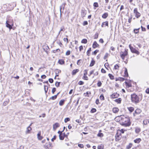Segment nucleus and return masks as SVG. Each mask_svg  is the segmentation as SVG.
Returning a JSON list of instances; mask_svg holds the SVG:
<instances>
[{
	"mask_svg": "<svg viewBox=\"0 0 149 149\" xmlns=\"http://www.w3.org/2000/svg\"><path fill=\"white\" fill-rule=\"evenodd\" d=\"M143 96L142 94H139L138 95L136 93H134L131 95V102L135 104H137L142 100Z\"/></svg>",
	"mask_w": 149,
	"mask_h": 149,
	"instance_id": "obj_1",
	"label": "nucleus"
},
{
	"mask_svg": "<svg viewBox=\"0 0 149 149\" xmlns=\"http://www.w3.org/2000/svg\"><path fill=\"white\" fill-rule=\"evenodd\" d=\"M125 120L122 123V125L125 127H128L131 125L130 119L129 118H125Z\"/></svg>",
	"mask_w": 149,
	"mask_h": 149,
	"instance_id": "obj_2",
	"label": "nucleus"
},
{
	"mask_svg": "<svg viewBox=\"0 0 149 149\" xmlns=\"http://www.w3.org/2000/svg\"><path fill=\"white\" fill-rule=\"evenodd\" d=\"M129 47L132 53L136 54L137 55H139V52L135 48H134L132 47L131 44H130L129 45Z\"/></svg>",
	"mask_w": 149,
	"mask_h": 149,
	"instance_id": "obj_3",
	"label": "nucleus"
},
{
	"mask_svg": "<svg viewBox=\"0 0 149 149\" xmlns=\"http://www.w3.org/2000/svg\"><path fill=\"white\" fill-rule=\"evenodd\" d=\"M13 24L11 23L9 21L7 20L6 22V27L8 28L10 30L12 28Z\"/></svg>",
	"mask_w": 149,
	"mask_h": 149,
	"instance_id": "obj_4",
	"label": "nucleus"
},
{
	"mask_svg": "<svg viewBox=\"0 0 149 149\" xmlns=\"http://www.w3.org/2000/svg\"><path fill=\"white\" fill-rule=\"evenodd\" d=\"M141 112V109H137L135 111L134 113V116H136V114H138L140 113Z\"/></svg>",
	"mask_w": 149,
	"mask_h": 149,
	"instance_id": "obj_5",
	"label": "nucleus"
},
{
	"mask_svg": "<svg viewBox=\"0 0 149 149\" xmlns=\"http://www.w3.org/2000/svg\"><path fill=\"white\" fill-rule=\"evenodd\" d=\"M119 96V94L117 93H114L111 95V97L112 98H117Z\"/></svg>",
	"mask_w": 149,
	"mask_h": 149,
	"instance_id": "obj_6",
	"label": "nucleus"
},
{
	"mask_svg": "<svg viewBox=\"0 0 149 149\" xmlns=\"http://www.w3.org/2000/svg\"><path fill=\"white\" fill-rule=\"evenodd\" d=\"M59 123H55L53 125V129L55 130L56 129L59 127Z\"/></svg>",
	"mask_w": 149,
	"mask_h": 149,
	"instance_id": "obj_7",
	"label": "nucleus"
},
{
	"mask_svg": "<svg viewBox=\"0 0 149 149\" xmlns=\"http://www.w3.org/2000/svg\"><path fill=\"white\" fill-rule=\"evenodd\" d=\"M98 46L99 45L97 43V42L96 41H95L94 42L93 44L92 47L93 48L95 49L98 47Z\"/></svg>",
	"mask_w": 149,
	"mask_h": 149,
	"instance_id": "obj_8",
	"label": "nucleus"
},
{
	"mask_svg": "<svg viewBox=\"0 0 149 149\" xmlns=\"http://www.w3.org/2000/svg\"><path fill=\"white\" fill-rule=\"evenodd\" d=\"M122 54L120 53V56H124L125 57L128 54V52L126 49H125V51L124 52H122Z\"/></svg>",
	"mask_w": 149,
	"mask_h": 149,
	"instance_id": "obj_9",
	"label": "nucleus"
},
{
	"mask_svg": "<svg viewBox=\"0 0 149 149\" xmlns=\"http://www.w3.org/2000/svg\"><path fill=\"white\" fill-rule=\"evenodd\" d=\"M37 136L38 139L39 140H41L42 139L43 137L41 136L40 132H39Z\"/></svg>",
	"mask_w": 149,
	"mask_h": 149,
	"instance_id": "obj_10",
	"label": "nucleus"
},
{
	"mask_svg": "<svg viewBox=\"0 0 149 149\" xmlns=\"http://www.w3.org/2000/svg\"><path fill=\"white\" fill-rule=\"evenodd\" d=\"M125 80V79L123 77H119L118 78H116V81H123Z\"/></svg>",
	"mask_w": 149,
	"mask_h": 149,
	"instance_id": "obj_11",
	"label": "nucleus"
},
{
	"mask_svg": "<svg viewBox=\"0 0 149 149\" xmlns=\"http://www.w3.org/2000/svg\"><path fill=\"white\" fill-rule=\"evenodd\" d=\"M141 139L140 138H137L134 140V141L135 143H138L141 141Z\"/></svg>",
	"mask_w": 149,
	"mask_h": 149,
	"instance_id": "obj_12",
	"label": "nucleus"
},
{
	"mask_svg": "<svg viewBox=\"0 0 149 149\" xmlns=\"http://www.w3.org/2000/svg\"><path fill=\"white\" fill-rule=\"evenodd\" d=\"M79 70L78 69H76L73 70L72 72V75H75L77 72H78Z\"/></svg>",
	"mask_w": 149,
	"mask_h": 149,
	"instance_id": "obj_13",
	"label": "nucleus"
},
{
	"mask_svg": "<svg viewBox=\"0 0 149 149\" xmlns=\"http://www.w3.org/2000/svg\"><path fill=\"white\" fill-rule=\"evenodd\" d=\"M59 138L60 140H63L65 138L63 133L62 134H60L59 135Z\"/></svg>",
	"mask_w": 149,
	"mask_h": 149,
	"instance_id": "obj_14",
	"label": "nucleus"
},
{
	"mask_svg": "<svg viewBox=\"0 0 149 149\" xmlns=\"http://www.w3.org/2000/svg\"><path fill=\"white\" fill-rule=\"evenodd\" d=\"M119 110V109L117 107H114L113 109V111L115 113H117L118 111Z\"/></svg>",
	"mask_w": 149,
	"mask_h": 149,
	"instance_id": "obj_15",
	"label": "nucleus"
},
{
	"mask_svg": "<svg viewBox=\"0 0 149 149\" xmlns=\"http://www.w3.org/2000/svg\"><path fill=\"white\" fill-rule=\"evenodd\" d=\"M65 3H63L62 5L60 6V10L62 11V9L63 10H64V8L65 7Z\"/></svg>",
	"mask_w": 149,
	"mask_h": 149,
	"instance_id": "obj_16",
	"label": "nucleus"
},
{
	"mask_svg": "<svg viewBox=\"0 0 149 149\" xmlns=\"http://www.w3.org/2000/svg\"><path fill=\"white\" fill-rule=\"evenodd\" d=\"M122 99L120 98H119L114 100V101L118 104H120L121 103Z\"/></svg>",
	"mask_w": 149,
	"mask_h": 149,
	"instance_id": "obj_17",
	"label": "nucleus"
},
{
	"mask_svg": "<svg viewBox=\"0 0 149 149\" xmlns=\"http://www.w3.org/2000/svg\"><path fill=\"white\" fill-rule=\"evenodd\" d=\"M86 13V10H82L81 12V15L83 17H85Z\"/></svg>",
	"mask_w": 149,
	"mask_h": 149,
	"instance_id": "obj_18",
	"label": "nucleus"
},
{
	"mask_svg": "<svg viewBox=\"0 0 149 149\" xmlns=\"http://www.w3.org/2000/svg\"><path fill=\"white\" fill-rule=\"evenodd\" d=\"M65 100H61L59 102V104L60 106H62L63 105L64 103Z\"/></svg>",
	"mask_w": 149,
	"mask_h": 149,
	"instance_id": "obj_19",
	"label": "nucleus"
},
{
	"mask_svg": "<svg viewBox=\"0 0 149 149\" xmlns=\"http://www.w3.org/2000/svg\"><path fill=\"white\" fill-rule=\"evenodd\" d=\"M108 16V14L107 13H105L103 14L102 16V18L104 19H106Z\"/></svg>",
	"mask_w": 149,
	"mask_h": 149,
	"instance_id": "obj_20",
	"label": "nucleus"
},
{
	"mask_svg": "<svg viewBox=\"0 0 149 149\" xmlns=\"http://www.w3.org/2000/svg\"><path fill=\"white\" fill-rule=\"evenodd\" d=\"M31 128L30 127V126H29L27 128V130L26 131V133H29L30 131L31 130Z\"/></svg>",
	"mask_w": 149,
	"mask_h": 149,
	"instance_id": "obj_21",
	"label": "nucleus"
},
{
	"mask_svg": "<svg viewBox=\"0 0 149 149\" xmlns=\"http://www.w3.org/2000/svg\"><path fill=\"white\" fill-rule=\"evenodd\" d=\"M125 77H127L128 76V74L127 72V69L126 68H125V70L124 72Z\"/></svg>",
	"mask_w": 149,
	"mask_h": 149,
	"instance_id": "obj_22",
	"label": "nucleus"
},
{
	"mask_svg": "<svg viewBox=\"0 0 149 149\" xmlns=\"http://www.w3.org/2000/svg\"><path fill=\"white\" fill-rule=\"evenodd\" d=\"M104 146L102 144H101L100 145H99L97 146L98 149H104Z\"/></svg>",
	"mask_w": 149,
	"mask_h": 149,
	"instance_id": "obj_23",
	"label": "nucleus"
},
{
	"mask_svg": "<svg viewBox=\"0 0 149 149\" xmlns=\"http://www.w3.org/2000/svg\"><path fill=\"white\" fill-rule=\"evenodd\" d=\"M44 148L45 149H50L51 148L49 146L48 143H46L44 145Z\"/></svg>",
	"mask_w": 149,
	"mask_h": 149,
	"instance_id": "obj_24",
	"label": "nucleus"
},
{
	"mask_svg": "<svg viewBox=\"0 0 149 149\" xmlns=\"http://www.w3.org/2000/svg\"><path fill=\"white\" fill-rule=\"evenodd\" d=\"M58 63L62 65L65 62L63 59H60L58 61Z\"/></svg>",
	"mask_w": 149,
	"mask_h": 149,
	"instance_id": "obj_25",
	"label": "nucleus"
},
{
	"mask_svg": "<svg viewBox=\"0 0 149 149\" xmlns=\"http://www.w3.org/2000/svg\"><path fill=\"white\" fill-rule=\"evenodd\" d=\"M95 63V61L93 59H92V60L91 61V63L90 65V67H92L93 66Z\"/></svg>",
	"mask_w": 149,
	"mask_h": 149,
	"instance_id": "obj_26",
	"label": "nucleus"
},
{
	"mask_svg": "<svg viewBox=\"0 0 149 149\" xmlns=\"http://www.w3.org/2000/svg\"><path fill=\"white\" fill-rule=\"evenodd\" d=\"M104 24H105L106 26H108V22L106 21L105 22H103L102 23L101 26L102 27H104Z\"/></svg>",
	"mask_w": 149,
	"mask_h": 149,
	"instance_id": "obj_27",
	"label": "nucleus"
},
{
	"mask_svg": "<svg viewBox=\"0 0 149 149\" xmlns=\"http://www.w3.org/2000/svg\"><path fill=\"white\" fill-rule=\"evenodd\" d=\"M132 143H130L127 146L126 148L127 149H130L132 146Z\"/></svg>",
	"mask_w": 149,
	"mask_h": 149,
	"instance_id": "obj_28",
	"label": "nucleus"
},
{
	"mask_svg": "<svg viewBox=\"0 0 149 149\" xmlns=\"http://www.w3.org/2000/svg\"><path fill=\"white\" fill-rule=\"evenodd\" d=\"M128 110L131 112H132L134 110V108L132 107L128 108Z\"/></svg>",
	"mask_w": 149,
	"mask_h": 149,
	"instance_id": "obj_29",
	"label": "nucleus"
},
{
	"mask_svg": "<svg viewBox=\"0 0 149 149\" xmlns=\"http://www.w3.org/2000/svg\"><path fill=\"white\" fill-rule=\"evenodd\" d=\"M108 76L109 77H110V79H111V80H113L114 79V76L111 74H110V73L109 74H108Z\"/></svg>",
	"mask_w": 149,
	"mask_h": 149,
	"instance_id": "obj_30",
	"label": "nucleus"
},
{
	"mask_svg": "<svg viewBox=\"0 0 149 149\" xmlns=\"http://www.w3.org/2000/svg\"><path fill=\"white\" fill-rule=\"evenodd\" d=\"M99 98H100V99L102 100H104V96L102 94H101L100 95V96Z\"/></svg>",
	"mask_w": 149,
	"mask_h": 149,
	"instance_id": "obj_31",
	"label": "nucleus"
},
{
	"mask_svg": "<svg viewBox=\"0 0 149 149\" xmlns=\"http://www.w3.org/2000/svg\"><path fill=\"white\" fill-rule=\"evenodd\" d=\"M87 42V40L86 39H82L81 41V42L82 43L86 44Z\"/></svg>",
	"mask_w": 149,
	"mask_h": 149,
	"instance_id": "obj_32",
	"label": "nucleus"
},
{
	"mask_svg": "<svg viewBox=\"0 0 149 149\" xmlns=\"http://www.w3.org/2000/svg\"><path fill=\"white\" fill-rule=\"evenodd\" d=\"M140 29V28L138 29H134V32L136 34L138 33L139 32V30Z\"/></svg>",
	"mask_w": 149,
	"mask_h": 149,
	"instance_id": "obj_33",
	"label": "nucleus"
},
{
	"mask_svg": "<svg viewBox=\"0 0 149 149\" xmlns=\"http://www.w3.org/2000/svg\"><path fill=\"white\" fill-rule=\"evenodd\" d=\"M55 72L56 74H58L61 72V70L58 69H56L55 70Z\"/></svg>",
	"mask_w": 149,
	"mask_h": 149,
	"instance_id": "obj_34",
	"label": "nucleus"
},
{
	"mask_svg": "<svg viewBox=\"0 0 149 149\" xmlns=\"http://www.w3.org/2000/svg\"><path fill=\"white\" fill-rule=\"evenodd\" d=\"M91 48H89L87 52V54L88 56L90 55V52L91 51Z\"/></svg>",
	"mask_w": 149,
	"mask_h": 149,
	"instance_id": "obj_35",
	"label": "nucleus"
},
{
	"mask_svg": "<svg viewBox=\"0 0 149 149\" xmlns=\"http://www.w3.org/2000/svg\"><path fill=\"white\" fill-rule=\"evenodd\" d=\"M141 131V129L139 128H136L135 129V132L136 133H138Z\"/></svg>",
	"mask_w": 149,
	"mask_h": 149,
	"instance_id": "obj_36",
	"label": "nucleus"
},
{
	"mask_svg": "<svg viewBox=\"0 0 149 149\" xmlns=\"http://www.w3.org/2000/svg\"><path fill=\"white\" fill-rule=\"evenodd\" d=\"M104 136L103 134L102 133L99 132L97 134V136L98 137H102Z\"/></svg>",
	"mask_w": 149,
	"mask_h": 149,
	"instance_id": "obj_37",
	"label": "nucleus"
},
{
	"mask_svg": "<svg viewBox=\"0 0 149 149\" xmlns=\"http://www.w3.org/2000/svg\"><path fill=\"white\" fill-rule=\"evenodd\" d=\"M57 98V95H55L54 96H52V97L49 98V100L52 99V100H54L56 99Z\"/></svg>",
	"mask_w": 149,
	"mask_h": 149,
	"instance_id": "obj_38",
	"label": "nucleus"
},
{
	"mask_svg": "<svg viewBox=\"0 0 149 149\" xmlns=\"http://www.w3.org/2000/svg\"><path fill=\"white\" fill-rule=\"evenodd\" d=\"M141 16L140 13L138 12L135 14V16L137 18H139Z\"/></svg>",
	"mask_w": 149,
	"mask_h": 149,
	"instance_id": "obj_39",
	"label": "nucleus"
},
{
	"mask_svg": "<svg viewBox=\"0 0 149 149\" xmlns=\"http://www.w3.org/2000/svg\"><path fill=\"white\" fill-rule=\"evenodd\" d=\"M96 111V109L94 108L91 109V113H94Z\"/></svg>",
	"mask_w": 149,
	"mask_h": 149,
	"instance_id": "obj_40",
	"label": "nucleus"
},
{
	"mask_svg": "<svg viewBox=\"0 0 149 149\" xmlns=\"http://www.w3.org/2000/svg\"><path fill=\"white\" fill-rule=\"evenodd\" d=\"M44 90L45 91V93H46L47 92L48 90V87L45 85H44Z\"/></svg>",
	"mask_w": 149,
	"mask_h": 149,
	"instance_id": "obj_41",
	"label": "nucleus"
},
{
	"mask_svg": "<svg viewBox=\"0 0 149 149\" xmlns=\"http://www.w3.org/2000/svg\"><path fill=\"white\" fill-rule=\"evenodd\" d=\"M60 83H61L60 82H58V81H56L55 83V86L57 87H59L60 86Z\"/></svg>",
	"mask_w": 149,
	"mask_h": 149,
	"instance_id": "obj_42",
	"label": "nucleus"
},
{
	"mask_svg": "<svg viewBox=\"0 0 149 149\" xmlns=\"http://www.w3.org/2000/svg\"><path fill=\"white\" fill-rule=\"evenodd\" d=\"M102 84V83L100 81H98L97 83V85L98 87H100Z\"/></svg>",
	"mask_w": 149,
	"mask_h": 149,
	"instance_id": "obj_43",
	"label": "nucleus"
},
{
	"mask_svg": "<svg viewBox=\"0 0 149 149\" xmlns=\"http://www.w3.org/2000/svg\"><path fill=\"white\" fill-rule=\"evenodd\" d=\"M70 120V119L69 118H66L64 120V122L65 123H67Z\"/></svg>",
	"mask_w": 149,
	"mask_h": 149,
	"instance_id": "obj_44",
	"label": "nucleus"
},
{
	"mask_svg": "<svg viewBox=\"0 0 149 149\" xmlns=\"http://www.w3.org/2000/svg\"><path fill=\"white\" fill-rule=\"evenodd\" d=\"M99 51V50H96L92 53V54L95 55Z\"/></svg>",
	"mask_w": 149,
	"mask_h": 149,
	"instance_id": "obj_45",
	"label": "nucleus"
},
{
	"mask_svg": "<svg viewBox=\"0 0 149 149\" xmlns=\"http://www.w3.org/2000/svg\"><path fill=\"white\" fill-rule=\"evenodd\" d=\"M9 102V100H8V101H5L3 104V105L4 106L8 104V102Z\"/></svg>",
	"mask_w": 149,
	"mask_h": 149,
	"instance_id": "obj_46",
	"label": "nucleus"
},
{
	"mask_svg": "<svg viewBox=\"0 0 149 149\" xmlns=\"http://www.w3.org/2000/svg\"><path fill=\"white\" fill-rule=\"evenodd\" d=\"M83 79H84V80H88V77L86 75H84V76L83 77Z\"/></svg>",
	"mask_w": 149,
	"mask_h": 149,
	"instance_id": "obj_47",
	"label": "nucleus"
},
{
	"mask_svg": "<svg viewBox=\"0 0 149 149\" xmlns=\"http://www.w3.org/2000/svg\"><path fill=\"white\" fill-rule=\"evenodd\" d=\"M94 7H97L98 6V4L97 2H95L93 4Z\"/></svg>",
	"mask_w": 149,
	"mask_h": 149,
	"instance_id": "obj_48",
	"label": "nucleus"
},
{
	"mask_svg": "<svg viewBox=\"0 0 149 149\" xmlns=\"http://www.w3.org/2000/svg\"><path fill=\"white\" fill-rule=\"evenodd\" d=\"M84 84V82L81 81H80L78 83V84L79 85H82Z\"/></svg>",
	"mask_w": 149,
	"mask_h": 149,
	"instance_id": "obj_49",
	"label": "nucleus"
},
{
	"mask_svg": "<svg viewBox=\"0 0 149 149\" xmlns=\"http://www.w3.org/2000/svg\"><path fill=\"white\" fill-rule=\"evenodd\" d=\"M138 12V10H137V8H134V13L135 14H136V13H137Z\"/></svg>",
	"mask_w": 149,
	"mask_h": 149,
	"instance_id": "obj_50",
	"label": "nucleus"
},
{
	"mask_svg": "<svg viewBox=\"0 0 149 149\" xmlns=\"http://www.w3.org/2000/svg\"><path fill=\"white\" fill-rule=\"evenodd\" d=\"M148 121V120L146 119L145 120L143 121V123L145 125H146L147 124V123Z\"/></svg>",
	"mask_w": 149,
	"mask_h": 149,
	"instance_id": "obj_51",
	"label": "nucleus"
},
{
	"mask_svg": "<svg viewBox=\"0 0 149 149\" xmlns=\"http://www.w3.org/2000/svg\"><path fill=\"white\" fill-rule=\"evenodd\" d=\"M70 50H68L67 51V52L66 53V55H70Z\"/></svg>",
	"mask_w": 149,
	"mask_h": 149,
	"instance_id": "obj_52",
	"label": "nucleus"
},
{
	"mask_svg": "<svg viewBox=\"0 0 149 149\" xmlns=\"http://www.w3.org/2000/svg\"><path fill=\"white\" fill-rule=\"evenodd\" d=\"M56 135L54 136L51 139L52 141H54L56 139Z\"/></svg>",
	"mask_w": 149,
	"mask_h": 149,
	"instance_id": "obj_53",
	"label": "nucleus"
},
{
	"mask_svg": "<svg viewBox=\"0 0 149 149\" xmlns=\"http://www.w3.org/2000/svg\"><path fill=\"white\" fill-rule=\"evenodd\" d=\"M60 49H56L55 50H53V52L54 53H56L57 52H60Z\"/></svg>",
	"mask_w": 149,
	"mask_h": 149,
	"instance_id": "obj_54",
	"label": "nucleus"
},
{
	"mask_svg": "<svg viewBox=\"0 0 149 149\" xmlns=\"http://www.w3.org/2000/svg\"><path fill=\"white\" fill-rule=\"evenodd\" d=\"M49 81L50 83H52L53 82L54 80L52 79L49 78Z\"/></svg>",
	"mask_w": 149,
	"mask_h": 149,
	"instance_id": "obj_55",
	"label": "nucleus"
},
{
	"mask_svg": "<svg viewBox=\"0 0 149 149\" xmlns=\"http://www.w3.org/2000/svg\"><path fill=\"white\" fill-rule=\"evenodd\" d=\"M141 28L142 31H146V28L144 27H143L142 26H141Z\"/></svg>",
	"mask_w": 149,
	"mask_h": 149,
	"instance_id": "obj_56",
	"label": "nucleus"
},
{
	"mask_svg": "<svg viewBox=\"0 0 149 149\" xmlns=\"http://www.w3.org/2000/svg\"><path fill=\"white\" fill-rule=\"evenodd\" d=\"M81 61V59H79L77 61V64L78 65H80V61Z\"/></svg>",
	"mask_w": 149,
	"mask_h": 149,
	"instance_id": "obj_57",
	"label": "nucleus"
},
{
	"mask_svg": "<svg viewBox=\"0 0 149 149\" xmlns=\"http://www.w3.org/2000/svg\"><path fill=\"white\" fill-rule=\"evenodd\" d=\"M108 54L107 53H106L105 54V56H104V59H106V58L108 57Z\"/></svg>",
	"mask_w": 149,
	"mask_h": 149,
	"instance_id": "obj_58",
	"label": "nucleus"
},
{
	"mask_svg": "<svg viewBox=\"0 0 149 149\" xmlns=\"http://www.w3.org/2000/svg\"><path fill=\"white\" fill-rule=\"evenodd\" d=\"M78 146L80 148H82L84 147L83 145V144H78Z\"/></svg>",
	"mask_w": 149,
	"mask_h": 149,
	"instance_id": "obj_59",
	"label": "nucleus"
},
{
	"mask_svg": "<svg viewBox=\"0 0 149 149\" xmlns=\"http://www.w3.org/2000/svg\"><path fill=\"white\" fill-rule=\"evenodd\" d=\"M99 101V100L98 99H97L95 101V103L96 104H99L100 102Z\"/></svg>",
	"mask_w": 149,
	"mask_h": 149,
	"instance_id": "obj_60",
	"label": "nucleus"
},
{
	"mask_svg": "<svg viewBox=\"0 0 149 149\" xmlns=\"http://www.w3.org/2000/svg\"><path fill=\"white\" fill-rule=\"evenodd\" d=\"M118 68L119 66L117 64H116L115 65H114V68L115 69H118Z\"/></svg>",
	"mask_w": 149,
	"mask_h": 149,
	"instance_id": "obj_61",
	"label": "nucleus"
},
{
	"mask_svg": "<svg viewBox=\"0 0 149 149\" xmlns=\"http://www.w3.org/2000/svg\"><path fill=\"white\" fill-rule=\"evenodd\" d=\"M56 91V88H53L52 90V92L53 94H54Z\"/></svg>",
	"mask_w": 149,
	"mask_h": 149,
	"instance_id": "obj_62",
	"label": "nucleus"
},
{
	"mask_svg": "<svg viewBox=\"0 0 149 149\" xmlns=\"http://www.w3.org/2000/svg\"><path fill=\"white\" fill-rule=\"evenodd\" d=\"M88 24V22L87 21H84L83 23V25L84 26H85L86 25H87Z\"/></svg>",
	"mask_w": 149,
	"mask_h": 149,
	"instance_id": "obj_63",
	"label": "nucleus"
},
{
	"mask_svg": "<svg viewBox=\"0 0 149 149\" xmlns=\"http://www.w3.org/2000/svg\"><path fill=\"white\" fill-rule=\"evenodd\" d=\"M146 92L147 94H149V88H147L146 90Z\"/></svg>",
	"mask_w": 149,
	"mask_h": 149,
	"instance_id": "obj_64",
	"label": "nucleus"
}]
</instances>
